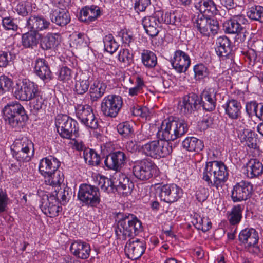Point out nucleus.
I'll return each instance as SVG.
<instances>
[{
	"label": "nucleus",
	"instance_id": "45",
	"mask_svg": "<svg viewBox=\"0 0 263 263\" xmlns=\"http://www.w3.org/2000/svg\"><path fill=\"white\" fill-rule=\"evenodd\" d=\"M247 16L252 21L263 24V6L259 5H250L247 10Z\"/></svg>",
	"mask_w": 263,
	"mask_h": 263
},
{
	"label": "nucleus",
	"instance_id": "46",
	"mask_svg": "<svg viewBox=\"0 0 263 263\" xmlns=\"http://www.w3.org/2000/svg\"><path fill=\"white\" fill-rule=\"evenodd\" d=\"M244 206L241 204L234 205L230 212H228V219L231 225H237L242 218Z\"/></svg>",
	"mask_w": 263,
	"mask_h": 263
},
{
	"label": "nucleus",
	"instance_id": "25",
	"mask_svg": "<svg viewBox=\"0 0 263 263\" xmlns=\"http://www.w3.org/2000/svg\"><path fill=\"white\" fill-rule=\"evenodd\" d=\"M215 51L217 55L224 60L232 56L233 45L230 39L226 35L218 37L216 41Z\"/></svg>",
	"mask_w": 263,
	"mask_h": 263
},
{
	"label": "nucleus",
	"instance_id": "8",
	"mask_svg": "<svg viewBox=\"0 0 263 263\" xmlns=\"http://www.w3.org/2000/svg\"><path fill=\"white\" fill-rule=\"evenodd\" d=\"M144 154L154 159H160L169 155L173 151L172 143L163 140L149 141L142 146Z\"/></svg>",
	"mask_w": 263,
	"mask_h": 263
},
{
	"label": "nucleus",
	"instance_id": "29",
	"mask_svg": "<svg viewBox=\"0 0 263 263\" xmlns=\"http://www.w3.org/2000/svg\"><path fill=\"white\" fill-rule=\"evenodd\" d=\"M34 73L44 82L52 79V72L47 62L44 58H37L34 61Z\"/></svg>",
	"mask_w": 263,
	"mask_h": 263
},
{
	"label": "nucleus",
	"instance_id": "56",
	"mask_svg": "<svg viewBox=\"0 0 263 263\" xmlns=\"http://www.w3.org/2000/svg\"><path fill=\"white\" fill-rule=\"evenodd\" d=\"M73 38L72 43L76 48H81L88 46L89 38L86 34L80 32L73 35Z\"/></svg>",
	"mask_w": 263,
	"mask_h": 263
},
{
	"label": "nucleus",
	"instance_id": "3",
	"mask_svg": "<svg viewBox=\"0 0 263 263\" xmlns=\"http://www.w3.org/2000/svg\"><path fill=\"white\" fill-rule=\"evenodd\" d=\"M61 162L55 157L48 156L40 160L39 172L45 179L46 184L57 186L64 180V175L58 169Z\"/></svg>",
	"mask_w": 263,
	"mask_h": 263
},
{
	"label": "nucleus",
	"instance_id": "50",
	"mask_svg": "<svg viewBox=\"0 0 263 263\" xmlns=\"http://www.w3.org/2000/svg\"><path fill=\"white\" fill-rule=\"evenodd\" d=\"M83 156L85 162L89 165L98 166L100 164V156L93 149L89 147L85 149Z\"/></svg>",
	"mask_w": 263,
	"mask_h": 263
},
{
	"label": "nucleus",
	"instance_id": "4",
	"mask_svg": "<svg viewBox=\"0 0 263 263\" xmlns=\"http://www.w3.org/2000/svg\"><path fill=\"white\" fill-rule=\"evenodd\" d=\"M2 112L6 124L17 129L23 127L29 118L24 107L17 101L8 103Z\"/></svg>",
	"mask_w": 263,
	"mask_h": 263
},
{
	"label": "nucleus",
	"instance_id": "37",
	"mask_svg": "<svg viewBox=\"0 0 263 263\" xmlns=\"http://www.w3.org/2000/svg\"><path fill=\"white\" fill-rule=\"evenodd\" d=\"M89 77L87 73L82 72L75 77L74 91L77 95H83L88 90L90 86Z\"/></svg>",
	"mask_w": 263,
	"mask_h": 263
},
{
	"label": "nucleus",
	"instance_id": "48",
	"mask_svg": "<svg viewBox=\"0 0 263 263\" xmlns=\"http://www.w3.org/2000/svg\"><path fill=\"white\" fill-rule=\"evenodd\" d=\"M74 108L76 117L81 124L93 112L92 107L88 104H77Z\"/></svg>",
	"mask_w": 263,
	"mask_h": 263
},
{
	"label": "nucleus",
	"instance_id": "6",
	"mask_svg": "<svg viewBox=\"0 0 263 263\" xmlns=\"http://www.w3.org/2000/svg\"><path fill=\"white\" fill-rule=\"evenodd\" d=\"M55 125L60 136L65 139L77 138L79 134L78 122L70 117L64 114H59L55 119Z\"/></svg>",
	"mask_w": 263,
	"mask_h": 263
},
{
	"label": "nucleus",
	"instance_id": "39",
	"mask_svg": "<svg viewBox=\"0 0 263 263\" xmlns=\"http://www.w3.org/2000/svg\"><path fill=\"white\" fill-rule=\"evenodd\" d=\"M182 146L189 152L199 153L204 148L202 140L195 137H187L182 142Z\"/></svg>",
	"mask_w": 263,
	"mask_h": 263
},
{
	"label": "nucleus",
	"instance_id": "35",
	"mask_svg": "<svg viewBox=\"0 0 263 263\" xmlns=\"http://www.w3.org/2000/svg\"><path fill=\"white\" fill-rule=\"evenodd\" d=\"M101 15L100 8L96 5L85 6L80 11L79 19L89 24L96 21Z\"/></svg>",
	"mask_w": 263,
	"mask_h": 263
},
{
	"label": "nucleus",
	"instance_id": "22",
	"mask_svg": "<svg viewBox=\"0 0 263 263\" xmlns=\"http://www.w3.org/2000/svg\"><path fill=\"white\" fill-rule=\"evenodd\" d=\"M217 93L213 87L205 88L199 96L200 106L207 111L214 110L217 103Z\"/></svg>",
	"mask_w": 263,
	"mask_h": 263
},
{
	"label": "nucleus",
	"instance_id": "49",
	"mask_svg": "<svg viewBox=\"0 0 263 263\" xmlns=\"http://www.w3.org/2000/svg\"><path fill=\"white\" fill-rule=\"evenodd\" d=\"M71 194V190L68 187L65 186L63 189L61 187L58 191L55 190L51 195L54 196L59 204L65 205L70 199Z\"/></svg>",
	"mask_w": 263,
	"mask_h": 263
},
{
	"label": "nucleus",
	"instance_id": "11",
	"mask_svg": "<svg viewBox=\"0 0 263 263\" xmlns=\"http://www.w3.org/2000/svg\"><path fill=\"white\" fill-rule=\"evenodd\" d=\"M226 100L222 107L224 109V114L231 120H238L241 118L242 106L238 100L244 99V92L240 90H235Z\"/></svg>",
	"mask_w": 263,
	"mask_h": 263
},
{
	"label": "nucleus",
	"instance_id": "42",
	"mask_svg": "<svg viewBox=\"0 0 263 263\" xmlns=\"http://www.w3.org/2000/svg\"><path fill=\"white\" fill-rule=\"evenodd\" d=\"M11 151L33 152L34 153V144L27 137L16 139L11 146Z\"/></svg>",
	"mask_w": 263,
	"mask_h": 263
},
{
	"label": "nucleus",
	"instance_id": "18",
	"mask_svg": "<svg viewBox=\"0 0 263 263\" xmlns=\"http://www.w3.org/2000/svg\"><path fill=\"white\" fill-rule=\"evenodd\" d=\"M162 14L161 11L155 12L152 15L147 16L142 20V24L146 33L151 37L157 36L159 28L162 23Z\"/></svg>",
	"mask_w": 263,
	"mask_h": 263
},
{
	"label": "nucleus",
	"instance_id": "40",
	"mask_svg": "<svg viewBox=\"0 0 263 263\" xmlns=\"http://www.w3.org/2000/svg\"><path fill=\"white\" fill-rule=\"evenodd\" d=\"M106 89V85L105 83L100 81H95L90 86L89 96L90 99L92 102H97L105 93Z\"/></svg>",
	"mask_w": 263,
	"mask_h": 263
},
{
	"label": "nucleus",
	"instance_id": "31",
	"mask_svg": "<svg viewBox=\"0 0 263 263\" xmlns=\"http://www.w3.org/2000/svg\"><path fill=\"white\" fill-rule=\"evenodd\" d=\"M39 45L43 50H55L60 45L61 35L58 33H48L40 37Z\"/></svg>",
	"mask_w": 263,
	"mask_h": 263
},
{
	"label": "nucleus",
	"instance_id": "41",
	"mask_svg": "<svg viewBox=\"0 0 263 263\" xmlns=\"http://www.w3.org/2000/svg\"><path fill=\"white\" fill-rule=\"evenodd\" d=\"M243 134L239 137L241 142H245V144L250 148H257L259 141L258 135L254 131L248 129H243Z\"/></svg>",
	"mask_w": 263,
	"mask_h": 263
},
{
	"label": "nucleus",
	"instance_id": "14",
	"mask_svg": "<svg viewBox=\"0 0 263 263\" xmlns=\"http://www.w3.org/2000/svg\"><path fill=\"white\" fill-rule=\"evenodd\" d=\"M157 191L160 200L168 204L177 202L183 194L182 189L175 183L160 185Z\"/></svg>",
	"mask_w": 263,
	"mask_h": 263
},
{
	"label": "nucleus",
	"instance_id": "64",
	"mask_svg": "<svg viewBox=\"0 0 263 263\" xmlns=\"http://www.w3.org/2000/svg\"><path fill=\"white\" fill-rule=\"evenodd\" d=\"M118 60L126 65H129L133 62V55L127 49L120 50L118 54Z\"/></svg>",
	"mask_w": 263,
	"mask_h": 263
},
{
	"label": "nucleus",
	"instance_id": "38",
	"mask_svg": "<svg viewBox=\"0 0 263 263\" xmlns=\"http://www.w3.org/2000/svg\"><path fill=\"white\" fill-rule=\"evenodd\" d=\"M161 14H162V23L177 27L182 24L183 14L181 11L176 10L173 11H167L165 13L161 11Z\"/></svg>",
	"mask_w": 263,
	"mask_h": 263
},
{
	"label": "nucleus",
	"instance_id": "52",
	"mask_svg": "<svg viewBox=\"0 0 263 263\" xmlns=\"http://www.w3.org/2000/svg\"><path fill=\"white\" fill-rule=\"evenodd\" d=\"M98 185L101 190L108 193H114L115 178L110 179L103 175L97 177Z\"/></svg>",
	"mask_w": 263,
	"mask_h": 263
},
{
	"label": "nucleus",
	"instance_id": "16",
	"mask_svg": "<svg viewBox=\"0 0 263 263\" xmlns=\"http://www.w3.org/2000/svg\"><path fill=\"white\" fill-rule=\"evenodd\" d=\"M132 214L119 212L116 214L115 222V232L118 239L126 240L129 238V231Z\"/></svg>",
	"mask_w": 263,
	"mask_h": 263
},
{
	"label": "nucleus",
	"instance_id": "62",
	"mask_svg": "<svg viewBox=\"0 0 263 263\" xmlns=\"http://www.w3.org/2000/svg\"><path fill=\"white\" fill-rule=\"evenodd\" d=\"M13 85V81L12 78L6 75L0 76V95L10 91Z\"/></svg>",
	"mask_w": 263,
	"mask_h": 263
},
{
	"label": "nucleus",
	"instance_id": "57",
	"mask_svg": "<svg viewBox=\"0 0 263 263\" xmlns=\"http://www.w3.org/2000/svg\"><path fill=\"white\" fill-rule=\"evenodd\" d=\"M13 158L19 164H24V163L30 161L34 156V153L33 152H21V151H11Z\"/></svg>",
	"mask_w": 263,
	"mask_h": 263
},
{
	"label": "nucleus",
	"instance_id": "43",
	"mask_svg": "<svg viewBox=\"0 0 263 263\" xmlns=\"http://www.w3.org/2000/svg\"><path fill=\"white\" fill-rule=\"evenodd\" d=\"M192 216V223L197 229L206 232L211 228L212 223L208 218L201 216L197 213H194Z\"/></svg>",
	"mask_w": 263,
	"mask_h": 263
},
{
	"label": "nucleus",
	"instance_id": "44",
	"mask_svg": "<svg viewBox=\"0 0 263 263\" xmlns=\"http://www.w3.org/2000/svg\"><path fill=\"white\" fill-rule=\"evenodd\" d=\"M141 60L142 64L147 69H152L157 64V57L152 51L143 49L141 52Z\"/></svg>",
	"mask_w": 263,
	"mask_h": 263
},
{
	"label": "nucleus",
	"instance_id": "13",
	"mask_svg": "<svg viewBox=\"0 0 263 263\" xmlns=\"http://www.w3.org/2000/svg\"><path fill=\"white\" fill-rule=\"evenodd\" d=\"M123 104V99L120 96L108 95L101 102V110L104 116L115 118L118 115Z\"/></svg>",
	"mask_w": 263,
	"mask_h": 263
},
{
	"label": "nucleus",
	"instance_id": "61",
	"mask_svg": "<svg viewBox=\"0 0 263 263\" xmlns=\"http://www.w3.org/2000/svg\"><path fill=\"white\" fill-rule=\"evenodd\" d=\"M118 36L121 39L122 44L125 47H131L135 42V38L132 32L126 29L121 30L118 33Z\"/></svg>",
	"mask_w": 263,
	"mask_h": 263
},
{
	"label": "nucleus",
	"instance_id": "53",
	"mask_svg": "<svg viewBox=\"0 0 263 263\" xmlns=\"http://www.w3.org/2000/svg\"><path fill=\"white\" fill-rule=\"evenodd\" d=\"M194 78L197 81H201L209 77L210 73L208 68L203 63H198L193 67Z\"/></svg>",
	"mask_w": 263,
	"mask_h": 263
},
{
	"label": "nucleus",
	"instance_id": "17",
	"mask_svg": "<svg viewBox=\"0 0 263 263\" xmlns=\"http://www.w3.org/2000/svg\"><path fill=\"white\" fill-rule=\"evenodd\" d=\"M253 192V184L248 181L242 180L233 186L231 197L234 202H241L250 198Z\"/></svg>",
	"mask_w": 263,
	"mask_h": 263
},
{
	"label": "nucleus",
	"instance_id": "59",
	"mask_svg": "<svg viewBox=\"0 0 263 263\" xmlns=\"http://www.w3.org/2000/svg\"><path fill=\"white\" fill-rule=\"evenodd\" d=\"M136 85L130 88L128 90V95L131 97L136 96L142 92L143 88L145 86L144 80L141 76L135 77Z\"/></svg>",
	"mask_w": 263,
	"mask_h": 263
},
{
	"label": "nucleus",
	"instance_id": "32",
	"mask_svg": "<svg viewBox=\"0 0 263 263\" xmlns=\"http://www.w3.org/2000/svg\"><path fill=\"white\" fill-rule=\"evenodd\" d=\"M245 173L247 178H256L263 173V164L257 158H250L244 165Z\"/></svg>",
	"mask_w": 263,
	"mask_h": 263
},
{
	"label": "nucleus",
	"instance_id": "9",
	"mask_svg": "<svg viewBox=\"0 0 263 263\" xmlns=\"http://www.w3.org/2000/svg\"><path fill=\"white\" fill-rule=\"evenodd\" d=\"M78 198L83 205L96 208L101 202L100 193L98 187L84 183L79 186Z\"/></svg>",
	"mask_w": 263,
	"mask_h": 263
},
{
	"label": "nucleus",
	"instance_id": "2",
	"mask_svg": "<svg viewBox=\"0 0 263 263\" xmlns=\"http://www.w3.org/2000/svg\"><path fill=\"white\" fill-rule=\"evenodd\" d=\"M189 128L188 123L184 120L171 116L162 122L157 136L160 140L174 141L185 135Z\"/></svg>",
	"mask_w": 263,
	"mask_h": 263
},
{
	"label": "nucleus",
	"instance_id": "54",
	"mask_svg": "<svg viewBox=\"0 0 263 263\" xmlns=\"http://www.w3.org/2000/svg\"><path fill=\"white\" fill-rule=\"evenodd\" d=\"M104 48L106 51L111 54L115 52L119 47L118 43L115 41L111 34H108L103 39Z\"/></svg>",
	"mask_w": 263,
	"mask_h": 263
},
{
	"label": "nucleus",
	"instance_id": "27",
	"mask_svg": "<svg viewBox=\"0 0 263 263\" xmlns=\"http://www.w3.org/2000/svg\"><path fill=\"white\" fill-rule=\"evenodd\" d=\"M194 6L200 12V15L211 17L219 13L218 7L213 0H196Z\"/></svg>",
	"mask_w": 263,
	"mask_h": 263
},
{
	"label": "nucleus",
	"instance_id": "28",
	"mask_svg": "<svg viewBox=\"0 0 263 263\" xmlns=\"http://www.w3.org/2000/svg\"><path fill=\"white\" fill-rule=\"evenodd\" d=\"M134 187V183L124 174H121L119 178H115L114 193L117 192L119 194L127 196L132 193Z\"/></svg>",
	"mask_w": 263,
	"mask_h": 263
},
{
	"label": "nucleus",
	"instance_id": "20",
	"mask_svg": "<svg viewBox=\"0 0 263 263\" xmlns=\"http://www.w3.org/2000/svg\"><path fill=\"white\" fill-rule=\"evenodd\" d=\"M126 159L125 152L120 150L115 151L105 157L104 167L105 170L119 171L126 163Z\"/></svg>",
	"mask_w": 263,
	"mask_h": 263
},
{
	"label": "nucleus",
	"instance_id": "51",
	"mask_svg": "<svg viewBox=\"0 0 263 263\" xmlns=\"http://www.w3.org/2000/svg\"><path fill=\"white\" fill-rule=\"evenodd\" d=\"M116 128L118 134L122 138L130 139L134 135L133 127L128 121H124L119 123Z\"/></svg>",
	"mask_w": 263,
	"mask_h": 263
},
{
	"label": "nucleus",
	"instance_id": "60",
	"mask_svg": "<svg viewBox=\"0 0 263 263\" xmlns=\"http://www.w3.org/2000/svg\"><path fill=\"white\" fill-rule=\"evenodd\" d=\"M100 118L93 112L82 123L86 128L91 130H96L99 128L101 126L99 124Z\"/></svg>",
	"mask_w": 263,
	"mask_h": 263
},
{
	"label": "nucleus",
	"instance_id": "19",
	"mask_svg": "<svg viewBox=\"0 0 263 263\" xmlns=\"http://www.w3.org/2000/svg\"><path fill=\"white\" fill-rule=\"evenodd\" d=\"M146 243L144 240L138 238L129 239L125 245V252L127 257L133 260L140 258L144 253Z\"/></svg>",
	"mask_w": 263,
	"mask_h": 263
},
{
	"label": "nucleus",
	"instance_id": "30",
	"mask_svg": "<svg viewBox=\"0 0 263 263\" xmlns=\"http://www.w3.org/2000/svg\"><path fill=\"white\" fill-rule=\"evenodd\" d=\"M71 253L76 257L82 259H87L90 254L91 248L89 243L81 240L73 241L70 247Z\"/></svg>",
	"mask_w": 263,
	"mask_h": 263
},
{
	"label": "nucleus",
	"instance_id": "26",
	"mask_svg": "<svg viewBox=\"0 0 263 263\" xmlns=\"http://www.w3.org/2000/svg\"><path fill=\"white\" fill-rule=\"evenodd\" d=\"M200 106L199 96L194 92H191L182 98L180 105V112L184 115H189L196 110Z\"/></svg>",
	"mask_w": 263,
	"mask_h": 263
},
{
	"label": "nucleus",
	"instance_id": "47",
	"mask_svg": "<svg viewBox=\"0 0 263 263\" xmlns=\"http://www.w3.org/2000/svg\"><path fill=\"white\" fill-rule=\"evenodd\" d=\"M16 54L14 49L5 48L0 50V68L6 67L16 59Z\"/></svg>",
	"mask_w": 263,
	"mask_h": 263
},
{
	"label": "nucleus",
	"instance_id": "7",
	"mask_svg": "<svg viewBox=\"0 0 263 263\" xmlns=\"http://www.w3.org/2000/svg\"><path fill=\"white\" fill-rule=\"evenodd\" d=\"M192 22L194 27L204 37L214 36L219 29V24L217 19L203 15H195L192 18Z\"/></svg>",
	"mask_w": 263,
	"mask_h": 263
},
{
	"label": "nucleus",
	"instance_id": "63",
	"mask_svg": "<svg viewBox=\"0 0 263 263\" xmlns=\"http://www.w3.org/2000/svg\"><path fill=\"white\" fill-rule=\"evenodd\" d=\"M2 25L5 30L16 31L18 28L16 20L11 16H5L2 20Z\"/></svg>",
	"mask_w": 263,
	"mask_h": 263
},
{
	"label": "nucleus",
	"instance_id": "58",
	"mask_svg": "<svg viewBox=\"0 0 263 263\" xmlns=\"http://www.w3.org/2000/svg\"><path fill=\"white\" fill-rule=\"evenodd\" d=\"M31 101V110L33 114H37L44 104L45 99L43 96V92L41 91Z\"/></svg>",
	"mask_w": 263,
	"mask_h": 263
},
{
	"label": "nucleus",
	"instance_id": "24",
	"mask_svg": "<svg viewBox=\"0 0 263 263\" xmlns=\"http://www.w3.org/2000/svg\"><path fill=\"white\" fill-rule=\"evenodd\" d=\"M50 23L44 16L40 14L31 15L26 21V26L28 29L36 34L39 32L47 30Z\"/></svg>",
	"mask_w": 263,
	"mask_h": 263
},
{
	"label": "nucleus",
	"instance_id": "1",
	"mask_svg": "<svg viewBox=\"0 0 263 263\" xmlns=\"http://www.w3.org/2000/svg\"><path fill=\"white\" fill-rule=\"evenodd\" d=\"M229 175L228 167L222 161L213 160L206 162L202 179L209 187L219 190L228 180Z\"/></svg>",
	"mask_w": 263,
	"mask_h": 263
},
{
	"label": "nucleus",
	"instance_id": "55",
	"mask_svg": "<svg viewBox=\"0 0 263 263\" xmlns=\"http://www.w3.org/2000/svg\"><path fill=\"white\" fill-rule=\"evenodd\" d=\"M130 230L129 231V238L134 237L138 235L143 230L142 223L135 215L132 214Z\"/></svg>",
	"mask_w": 263,
	"mask_h": 263
},
{
	"label": "nucleus",
	"instance_id": "34",
	"mask_svg": "<svg viewBox=\"0 0 263 263\" xmlns=\"http://www.w3.org/2000/svg\"><path fill=\"white\" fill-rule=\"evenodd\" d=\"M76 64L74 59L72 58L71 59L70 57L65 58L64 60L65 65L60 67L57 72L58 80L63 82H68L71 80L73 77V72L68 66L74 67Z\"/></svg>",
	"mask_w": 263,
	"mask_h": 263
},
{
	"label": "nucleus",
	"instance_id": "5",
	"mask_svg": "<svg viewBox=\"0 0 263 263\" xmlns=\"http://www.w3.org/2000/svg\"><path fill=\"white\" fill-rule=\"evenodd\" d=\"M249 25L248 20L243 15L231 16L224 21L222 24V29L226 34H235L237 42H243L248 34L246 27Z\"/></svg>",
	"mask_w": 263,
	"mask_h": 263
},
{
	"label": "nucleus",
	"instance_id": "36",
	"mask_svg": "<svg viewBox=\"0 0 263 263\" xmlns=\"http://www.w3.org/2000/svg\"><path fill=\"white\" fill-rule=\"evenodd\" d=\"M41 34L36 33L29 30L27 32L23 33L21 37V45L25 49L31 50L37 48L39 44V38Z\"/></svg>",
	"mask_w": 263,
	"mask_h": 263
},
{
	"label": "nucleus",
	"instance_id": "15",
	"mask_svg": "<svg viewBox=\"0 0 263 263\" xmlns=\"http://www.w3.org/2000/svg\"><path fill=\"white\" fill-rule=\"evenodd\" d=\"M41 91L37 84L29 80L24 79L21 85L17 84L14 96L17 99L22 101H31Z\"/></svg>",
	"mask_w": 263,
	"mask_h": 263
},
{
	"label": "nucleus",
	"instance_id": "23",
	"mask_svg": "<svg viewBox=\"0 0 263 263\" xmlns=\"http://www.w3.org/2000/svg\"><path fill=\"white\" fill-rule=\"evenodd\" d=\"M191 59L189 55L181 50H176L171 60L172 66L175 70L179 73L185 72L191 65Z\"/></svg>",
	"mask_w": 263,
	"mask_h": 263
},
{
	"label": "nucleus",
	"instance_id": "12",
	"mask_svg": "<svg viewBox=\"0 0 263 263\" xmlns=\"http://www.w3.org/2000/svg\"><path fill=\"white\" fill-rule=\"evenodd\" d=\"M238 240L246 251L254 254L259 253L260 248L258 245L259 235L255 229L245 228L242 230L239 234Z\"/></svg>",
	"mask_w": 263,
	"mask_h": 263
},
{
	"label": "nucleus",
	"instance_id": "21",
	"mask_svg": "<svg viewBox=\"0 0 263 263\" xmlns=\"http://www.w3.org/2000/svg\"><path fill=\"white\" fill-rule=\"evenodd\" d=\"M40 207L42 212L49 217H54L59 215V213L62 210V207L59 205V202L54 196H49L44 194L40 201Z\"/></svg>",
	"mask_w": 263,
	"mask_h": 263
},
{
	"label": "nucleus",
	"instance_id": "33",
	"mask_svg": "<svg viewBox=\"0 0 263 263\" xmlns=\"http://www.w3.org/2000/svg\"><path fill=\"white\" fill-rule=\"evenodd\" d=\"M51 21L57 25L64 27L70 22L71 17L66 9L59 8L53 10L50 13Z\"/></svg>",
	"mask_w": 263,
	"mask_h": 263
},
{
	"label": "nucleus",
	"instance_id": "10",
	"mask_svg": "<svg viewBox=\"0 0 263 263\" xmlns=\"http://www.w3.org/2000/svg\"><path fill=\"white\" fill-rule=\"evenodd\" d=\"M157 166L149 159H143L132 162L134 176L140 181H147L155 174Z\"/></svg>",
	"mask_w": 263,
	"mask_h": 263
}]
</instances>
